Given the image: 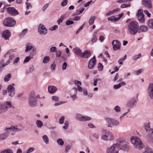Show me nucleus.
Here are the masks:
<instances>
[{"instance_id": "obj_1", "label": "nucleus", "mask_w": 153, "mask_h": 153, "mask_svg": "<svg viewBox=\"0 0 153 153\" xmlns=\"http://www.w3.org/2000/svg\"><path fill=\"white\" fill-rule=\"evenodd\" d=\"M139 25L137 22L133 21L130 22L127 26L128 32L131 35H135L138 32Z\"/></svg>"}, {"instance_id": "obj_2", "label": "nucleus", "mask_w": 153, "mask_h": 153, "mask_svg": "<svg viewBox=\"0 0 153 153\" xmlns=\"http://www.w3.org/2000/svg\"><path fill=\"white\" fill-rule=\"evenodd\" d=\"M116 143H114L120 149L123 150H127L128 149L129 147L128 146V143L123 137H120L117 139L116 140Z\"/></svg>"}, {"instance_id": "obj_3", "label": "nucleus", "mask_w": 153, "mask_h": 153, "mask_svg": "<svg viewBox=\"0 0 153 153\" xmlns=\"http://www.w3.org/2000/svg\"><path fill=\"white\" fill-rule=\"evenodd\" d=\"M130 139L132 143L135 148L139 150L143 148V145L140 138L136 136H132Z\"/></svg>"}, {"instance_id": "obj_4", "label": "nucleus", "mask_w": 153, "mask_h": 153, "mask_svg": "<svg viewBox=\"0 0 153 153\" xmlns=\"http://www.w3.org/2000/svg\"><path fill=\"white\" fill-rule=\"evenodd\" d=\"M102 134L101 139L105 141H112L114 139L113 134L105 129L102 130Z\"/></svg>"}, {"instance_id": "obj_5", "label": "nucleus", "mask_w": 153, "mask_h": 153, "mask_svg": "<svg viewBox=\"0 0 153 153\" xmlns=\"http://www.w3.org/2000/svg\"><path fill=\"white\" fill-rule=\"evenodd\" d=\"M11 102L7 101L0 104V114L7 111L9 108H14Z\"/></svg>"}, {"instance_id": "obj_6", "label": "nucleus", "mask_w": 153, "mask_h": 153, "mask_svg": "<svg viewBox=\"0 0 153 153\" xmlns=\"http://www.w3.org/2000/svg\"><path fill=\"white\" fill-rule=\"evenodd\" d=\"M105 120L108 127L112 128L113 126H118L120 125L119 121L108 117L105 118Z\"/></svg>"}, {"instance_id": "obj_7", "label": "nucleus", "mask_w": 153, "mask_h": 153, "mask_svg": "<svg viewBox=\"0 0 153 153\" xmlns=\"http://www.w3.org/2000/svg\"><path fill=\"white\" fill-rule=\"evenodd\" d=\"M28 103L30 107H34L37 105V100L35 97V93L34 91H32L30 94Z\"/></svg>"}, {"instance_id": "obj_8", "label": "nucleus", "mask_w": 153, "mask_h": 153, "mask_svg": "<svg viewBox=\"0 0 153 153\" xmlns=\"http://www.w3.org/2000/svg\"><path fill=\"white\" fill-rule=\"evenodd\" d=\"M3 23L5 26L11 27L16 24V22L13 18H7L4 20Z\"/></svg>"}, {"instance_id": "obj_9", "label": "nucleus", "mask_w": 153, "mask_h": 153, "mask_svg": "<svg viewBox=\"0 0 153 153\" xmlns=\"http://www.w3.org/2000/svg\"><path fill=\"white\" fill-rule=\"evenodd\" d=\"M22 130L20 128H18L17 126H13L9 128H6L4 129L5 132H8V136L10 133H11V135H13L15 134L14 132L20 131Z\"/></svg>"}, {"instance_id": "obj_10", "label": "nucleus", "mask_w": 153, "mask_h": 153, "mask_svg": "<svg viewBox=\"0 0 153 153\" xmlns=\"http://www.w3.org/2000/svg\"><path fill=\"white\" fill-rule=\"evenodd\" d=\"M120 149L116 144H114L107 149V153H117Z\"/></svg>"}, {"instance_id": "obj_11", "label": "nucleus", "mask_w": 153, "mask_h": 153, "mask_svg": "<svg viewBox=\"0 0 153 153\" xmlns=\"http://www.w3.org/2000/svg\"><path fill=\"white\" fill-rule=\"evenodd\" d=\"M3 8L6 9L7 13L12 16H15L19 14V12L14 7H7L6 6L5 7H4Z\"/></svg>"}, {"instance_id": "obj_12", "label": "nucleus", "mask_w": 153, "mask_h": 153, "mask_svg": "<svg viewBox=\"0 0 153 153\" xmlns=\"http://www.w3.org/2000/svg\"><path fill=\"white\" fill-rule=\"evenodd\" d=\"M137 20L141 23H143L145 20L144 16L142 9L139 10L137 14Z\"/></svg>"}, {"instance_id": "obj_13", "label": "nucleus", "mask_w": 153, "mask_h": 153, "mask_svg": "<svg viewBox=\"0 0 153 153\" xmlns=\"http://www.w3.org/2000/svg\"><path fill=\"white\" fill-rule=\"evenodd\" d=\"M76 119L79 121H85L91 120L90 117L83 116L79 114H76Z\"/></svg>"}, {"instance_id": "obj_14", "label": "nucleus", "mask_w": 153, "mask_h": 153, "mask_svg": "<svg viewBox=\"0 0 153 153\" xmlns=\"http://www.w3.org/2000/svg\"><path fill=\"white\" fill-rule=\"evenodd\" d=\"M113 48L114 51L120 50V48L121 43L120 42L117 40H114L112 42Z\"/></svg>"}, {"instance_id": "obj_15", "label": "nucleus", "mask_w": 153, "mask_h": 153, "mask_svg": "<svg viewBox=\"0 0 153 153\" xmlns=\"http://www.w3.org/2000/svg\"><path fill=\"white\" fill-rule=\"evenodd\" d=\"M7 90L9 96L13 97L15 93L14 87L11 85H9L7 88Z\"/></svg>"}, {"instance_id": "obj_16", "label": "nucleus", "mask_w": 153, "mask_h": 153, "mask_svg": "<svg viewBox=\"0 0 153 153\" xmlns=\"http://www.w3.org/2000/svg\"><path fill=\"white\" fill-rule=\"evenodd\" d=\"M148 94L150 98L153 99V83L149 84L147 90Z\"/></svg>"}, {"instance_id": "obj_17", "label": "nucleus", "mask_w": 153, "mask_h": 153, "mask_svg": "<svg viewBox=\"0 0 153 153\" xmlns=\"http://www.w3.org/2000/svg\"><path fill=\"white\" fill-rule=\"evenodd\" d=\"M137 98L133 97L126 104V106L128 107H133L135 106V104L137 102Z\"/></svg>"}, {"instance_id": "obj_18", "label": "nucleus", "mask_w": 153, "mask_h": 153, "mask_svg": "<svg viewBox=\"0 0 153 153\" xmlns=\"http://www.w3.org/2000/svg\"><path fill=\"white\" fill-rule=\"evenodd\" d=\"M47 29L42 24L39 25L38 28V31L41 34L45 35L47 33Z\"/></svg>"}, {"instance_id": "obj_19", "label": "nucleus", "mask_w": 153, "mask_h": 153, "mask_svg": "<svg viewBox=\"0 0 153 153\" xmlns=\"http://www.w3.org/2000/svg\"><path fill=\"white\" fill-rule=\"evenodd\" d=\"M147 138L149 142L153 143V128L147 132Z\"/></svg>"}, {"instance_id": "obj_20", "label": "nucleus", "mask_w": 153, "mask_h": 153, "mask_svg": "<svg viewBox=\"0 0 153 153\" xmlns=\"http://www.w3.org/2000/svg\"><path fill=\"white\" fill-rule=\"evenodd\" d=\"M77 88L75 87L74 88L71 90L70 94L71 97L72 98L73 100H74L77 98Z\"/></svg>"}, {"instance_id": "obj_21", "label": "nucleus", "mask_w": 153, "mask_h": 153, "mask_svg": "<svg viewBox=\"0 0 153 153\" xmlns=\"http://www.w3.org/2000/svg\"><path fill=\"white\" fill-rule=\"evenodd\" d=\"M96 61L95 56H94L93 58L90 59L88 64V67L89 69L93 68L96 64Z\"/></svg>"}, {"instance_id": "obj_22", "label": "nucleus", "mask_w": 153, "mask_h": 153, "mask_svg": "<svg viewBox=\"0 0 153 153\" xmlns=\"http://www.w3.org/2000/svg\"><path fill=\"white\" fill-rule=\"evenodd\" d=\"M11 36V33L8 30H5L3 33L2 37L5 40L9 39Z\"/></svg>"}, {"instance_id": "obj_23", "label": "nucleus", "mask_w": 153, "mask_h": 153, "mask_svg": "<svg viewBox=\"0 0 153 153\" xmlns=\"http://www.w3.org/2000/svg\"><path fill=\"white\" fill-rule=\"evenodd\" d=\"M48 88V92L51 94L55 93L57 90V88L52 85L49 86Z\"/></svg>"}, {"instance_id": "obj_24", "label": "nucleus", "mask_w": 153, "mask_h": 153, "mask_svg": "<svg viewBox=\"0 0 153 153\" xmlns=\"http://www.w3.org/2000/svg\"><path fill=\"white\" fill-rule=\"evenodd\" d=\"M91 55V52L88 50H86L83 53H82L81 58H87L89 57Z\"/></svg>"}, {"instance_id": "obj_25", "label": "nucleus", "mask_w": 153, "mask_h": 153, "mask_svg": "<svg viewBox=\"0 0 153 153\" xmlns=\"http://www.w3.org/2000/svg\"><path fill=\"white\" fill-rule=\"evenodd\" d=\"M73 52L77 56L81 57L82 52L81 50L78 48H74L73 50Z\"/></svg>"}, {"instance_id": "obj_26", "label": "nucleus", "mask_w": 153, "mask_h": 153, "mask_svg": "<svg viewBox=\"0 0 153 153\" xmlns=\"http://www.w3.org/2000/svg\"><path fill=\"white\" fill-rule=\"evenodd\" d=\"M148 30V28L146 26L142 25L139 27L138 33H140L142 32H146Z\"/></svg>"}, {"instance_id": "obj_27", "label": "nucleus", "mask_w": 153, "mask_h": 153, "mask_svg": "<svg viewBox=\"0 0 153 153\" xmlns=\"http://www.w3.org/2000/svg\"><path fill=\"white\" fill-rule=\"evenodd\" d=\"M143 4L149 8H152V5L150 0H143Z\"/></svg>"}, {"instance_id": "obj_28", "label": "nucleus", "mask_w": 153, "mask_h": 153, "mask_svg": "<svg viewBox=\"0 0 153 153\" xmlns=\"http://www.w3.org/2000/svg\"><path fill=\"white\" fill-rule=\"evenodd\" d=\"M99 137L100 136L97 133H94L91 134L90 137V138L92 141H93L94 138L98 139L99 138Z\"/></svg>"}, {"instance_id": "obj_29", "label": "nucleus", "mask_w": 153, "mask_h": 153, "mask_svg": "<svg viewBox=\"0 0 153 153\" xmlns=\"http://www.w3.org/2000/svg\"><path fill=\"white\" fill-rule=\"evenodd\" d=\"M8 132H5L1 134H0V141L5 139L8 137Z\"/></svg>"}, {"instance_id": "obj_30", "label": "nucleus", "mask_w": 153, "mask_h": 153, "mask_svg": "<svg viewBox=\"0 0 153 153\" xmlns=\"http://www.w3.org/2000/svg\"><path fill=\"white\" fill-rule=\"evenodd\" d=\"M144 128L146 131L148 132L152 129L150 128V124L149 123H146L144 125Z\"/></svg>"}, {"instance_id": "obj_31", "label": "nucleus", "mask_w": 153, "mask_h": 153, "mask_svg": "<svg viewBox=\"0 0 153 153\" xmlns=\"http://www.w3.org/2000/svg\"><path fill=\"white\" fill-rule=\"evenodd\" d=\"M34 70V67L33 65H31L30 66L29 68V70H26L25 71V74L27 75L29 74L31 72H33Z\"/></svg>"}, {"instance_id": "obj_32", "label": "nucleus", "mask_w": 153, "mask_h": 153, "mask_svg": "<svg viewBox=\"0 0 153 153\" xmlns=\"http://www.w3.org/2000/svg\"><path fill=\"white\" fill-rule=\"evenodd\" d=\"M42 138L44 142L46 144L49 143V138L46 135H44L42 137Z\"/></svg>"}, {"instance_id": "obj_33", "label": "nucleus", "mask_w": 153, "mask_h": 153, "mask_svg": "<svg viewBox=\"0 0 153 153\" xmlns=\"http://www.w3.org/2000/svg\"><path fill=\"white\" fill-rule=\"evenodd\" d=\"M95 19V17L94 16H91L89 21V23L91 25H92L94 22Z\"/></svg>"}, {"instance_id": "obj_34", "label": "nucleus", "mask_w": 153, "mask_h": 153, "mask_svg": "<svg viewBox=\"0 0 153 153\" xmlns=\"http://www.w3.org/2000/svg\"><path fill=\"white\" fill-rule=\"evenodd\" d=\"M11 75L10 74H7L4 77V81L6 82H8L11 78Z\"/></svg>"}, {"instance_id": "obj_35", "label": "nucleus", "mask_w": 153, "mask_h": 153, "mask_svg": "<svg viewBox=\"0 0 153 153\" xmlns=\"http://www.w3.org/2000/svg\"><path fill=\"white\" fill-rule=\"evenodd\" d=\"M97 31L95 32L94 33L93 35V38L91 40V42L93 43L96 42L97 40V38L96 37V34Z\"/></svg>"}, {"instance_id": "obj_36", "label": "nucleus", "mask_w": 153, "mask_h": 153, "mask_svg": "<svg viewBox=\"0 0 153 153\" xmlns=\"http://www.w3.org/2000/svg\"><path fill=\"white\" fill-rule=\"evenodd\" d=\"M36 124L38 128H41L43 125L42 122L40 120H37L36 121Z\"/></svg>"}, {"instance_id": "obj_37", "label": "nucleus", "mask_w": 153, "mask_h": 153, "mask_svg": "<svg viewBox=\"0 0 153 153\" xmlns=\"http://www.w3.org/2000/svg\"><path fill=\"white\" fill-rule=\"evenodd\" d=\"M13 52L14 51L13 49L10 50L9 51H7V53L4 55V57L5 58H6L7 57H10V55L12 54Z\"/></svg>"}, {"instance_id": "obj_38", "label": "nucleus", "mask_w": 153, "mask_h": 153, "mask_svg": "<svg viewBox=\"0 0 153 153\" xmlns=\"http://www.w3.org/2000/svg\"><path fill=\"white\" fill-rule=\"evenodd\" d=\"M144 153H153V151L149 147H146L145 149Z\"/></svg>"}, {"instance_id": "obj_39", "label": "nucleus", "mask_w": 153, "mask_h": 153, "mask_svg": "<svg viewBox=\"0 0 153 153\" xmlns=\"http://www.w3.org/2000/svg\"><path fill=\"white\" fill-rule=\"evenodd\" d=\"M148 25L150 28H153V19H150L148 22Z\"/></svg>"}, {"instance_id": "obj_40", "label": "nucleus", "mask_w": 153, "mask_h": 153, "mask_svg": "<svg viewBox=\"0 0 153 153\" xmlns=\"http://www.w3.org/2000/svg\"><path fill=\"white\" fill-rule=\"evenodd\" d=\"M1 153H13V151L12 149H8L1 151Z\"/></svg>"}, {"instance_id": "obj_41", "label": "nucleus", "mask_w": 153, "mask_h": 153, "mask_svg": "<svg viewBox=\"0 0 153 153\" xmlns=\"http://www.w3.org/2000/svg\"><path fill=\"white\" fill-rule=\"evenodd\" d=\"M108 21H111V22L116 21H118L117 18L114 17V16H112L108 18Z\"/></svg>"}, {"instance_id": "obj_42", "label": "nucleus", "mask_w": 153, "mask_h": 153, "mask_svg": "<svg viewBox=\"0 0 153 153\" xmlns=\"http://www.w3.org/2000/svg\"><path fill=\"white\" fill-rule=\"evenodd\" d=\"M28 30L27 28H26L23 30L22 32L20 34V36L21 37L23 36L25 34L27 33Z\"/></svg>"}, {"instance_id": "obj_43", "label": "nucleus", "mask_w": 153, "mask_h": 153, "mask_svg": "<svg viewBox=\"0 0 153 153\" xmlns=\"http://www.w3.org/2000/svg\"><path fill=\"white\" fill-rule=\"evenodd\" d=\"M50 58L48 56L45 57L43 60V62L44 63H48L49 61Z\"/></svg>"}, {"instance_id": "obj_44", "label": "nucleus", "mask_w": 153, "mask_h": 153, "mask_svg": "<svg viewBox=\"0 0 153 153\" xmlns=\"http://www.w3.org/2000/svg\"><path fill=\"white\" fill-rule=\"evenodd\" d=\"M33 47L32 46H29L27 44H26V49L25 52H27L28 51L31 50L32 49Z\"/></svg>"}, {"instance_id": "obj_45", "label": "nucleus", "mask_w": 153, "mask_h": 153, "mask_svg": "<svg viewBox=\"0 0 153 153\" xmlns=\"http://www.w3.org/2000/svg\"><path fill=\"white\" fill-rule=\"evenodd\" d=\"M74 23V22L73 21L71 20H68L66 21L65 24L67 25L68 26L73 24Z\"/></svg>"}, {"instance_id": "obj_46", "label": "nucleus", "mask_w": 153, "mask_h": 153, "mask_svg": "<svg viewBox=\"0 0 153 153\" xmlns=\"http://www.w3.org/2000/svg\"><path fill=\"white\" fill-rule=\"evenodd\" d=\"M57 142L58 143L60 146H62L63 145L64 142L62 139H59L57 140Z\"/></svg>"}, {"instance_id": "obj_47", "label": "nucleus", "mask_w": 153, "mask_h": 153, "mask_svg": "<svg viewBox=\"0 0 153 153\" xmlns=\"http://www.w3.org/2000/svg\"><path fill=\"white\" fill-rule=\"evenodd\" d=\"M68 3V0H63L61 2V5L62 7H65L67 5Z\"/></svg>"}, {"instance_id": "obj_48", "label": "nucleus", "mask_w": 153, "mask_h": 153, "mask_svg": "<svg viewBox=\"0 0 153 153\" xmlns=\"http://www.w3.org/2000/svg\"><path fill=\"white\" fill-rule=\"evenodd\" d=\"M36 48H33L30 54V57H33L36 54Z\"/></svg>"}, {"instance_id": "obj_49", "label": "nucleus", "mask_w": 153, "mask_h": 153, "mask_svg": "<svg viewBox=\"0 0 153 153\" xmlns=\"http://www.w3.org/2000/svg\"><path fill=\"white\" fill-rule=\"evenodd\" d=\"M33 58V57H30V56L26 57L25 58L23 63H25L28 62L31 59Z\"/></svg>"}, {"instance_id": "obj_50", "label": "nucleus", "mask_w": 153, "mask_h": 153, "mask_svg": "<svg viewBox=\"0 0 153 153\" xmlns=\"http://www.w3.org/2000/svg\"><path fill=\"white\" fill-rule=\"evenodd\" d=\"M102 80V79L100 78L96 79H94V82L93 84L95 86H96L97 85V82L99 81L100 82H101Z\"/></svg>"}, {"instance_id": "obj_51", "label": "nucleus", "mask_w": 153, "mask_h": 153, "mask_svg": "<svg viewBox=\"0 0 153 153\" xmlns=\"http://www.w3.org/2000/svg\"><path fill=\"white\" fill-rule=\"evenodd\" d=\"M55 52L56 57H60L62 54V52L60 50L56 51Z\"/></svg>"}, {"instance_id": "obj_52", "label": "nucleus", "mask_w": 153, "mask_h": 153, "mask_svg": "<svg viewBox=\"0 0 153 153\" xmlns=\"http://www.w3.org/2000/svg\"><path fill=\"white\" fill-rule=\"evenodd\" d=\"M57 48L56 47H52L50 49V53L56 52L57 51Z\"/></svg>"}, {"instance_id": "obj_53", "label": "nucleus", "mask_w": 153, "mask_h": 153, "mask_svg": "<svg viewBox=\"0 0 153 153\" xmlns=\"http://www.w3.org/2000/svg\"><path fill=\"white\" fill-rule=\"evenodd\" d=\"M69 124V123L68 121H65L64 123V126L63 127V128L65 129H67L68 127Z\"/></svg>"}, {"instance_id": "obj_54", "label": "nucleus", "mask_w": 153, "mask_h": 153, "mask_svg": "<svg viewBox=\"0 0 153 153\" xmlns=\"http://www.w3.org/2000/svg\"><path fill=\"white\" fill-rule=\"evenodd\" d=\"M114 110L117 112H119L121 111L120 108L118 105L116 106L114 108Z\"/></svg>"}, {"instance_id": "obj_55", "label": "nucleus", "mask_w": 153, "mask_h": 153, "mask_svg": "<svg viewBox=\"0 0 153 153\" xmlns=\"http://www.w3.org/2000/svg\"><path fill=\"white\" fill-rule=\"evenodd\" d=\"M65 120V117L63 116L61 117L59 119V123L60 124H62L63 123Z\"/></svg>"}, {"instance_id": "obj_56", "label": "nucleus", "mask_w": 153, "mask_h": 153, "mask_svg": "<svg viewBox=\"0 0 153 153\" xmlns=\"http://www.w3.org/2000/svg\"><path fill=\"white\" fill-rule=\"evenodd\" d=\"M64 17V15H62L61 16V19H59L57 20V22L58 24L59 25L60 24V23L62 22V21L63 20Z\"/></svg>"}, {"instance_id": "obj_57", "label": "nucleus", "mask_w": 153, "mask_h": 153, "mask_svg": "<svg viewBox=\"0 0 153 153\" xmlns=\"http://www.w3.org/2000/svg\"><path fill=\"white\" fill-rule=\"evenodd\" d=\"M74 84L77 86V87L80 86L81 85L82 83L80 81L76 80L74 82Z\"/></svg>"}, {"instance_id": "obj_58", "label": "nucleus", "mask_w": 153, "mask_h": 153, "mask_svg": "<svg viewBox=\"0 0 153 153\" xmlns=\"http://www.w3.org/2000/svg\"><path fill=\"white\" fill-rule=\"evenodd\" d=\"M141 54L140 53L138 55H137L134 56L133 57V59L134 60H136L137 59L140 58L141 57Z\"/></svg>"}, {"instance_id": "obj_59", "label": "nucleus", "mask_w": 153, "mask_h": 153, "mask_svg": "<svg viewBox=\"0 0 153 153\" xmlns=\"http://www.w3.org/2000/svg\"><path fill=\"white\" fill-rule=\"evenodd\" d=\"M144 71L143 69H141L136 71L135 74L137 75H138L142 73Z\"/></svg>"}, {"instance_id": "obj_60", "label": "nucleus", "mask_w": 153, "mask_h": 153, "mask_svg": "<svg viewBox=\"0 0 153 153\" xmlns=\"http://www.w3.org/2000/svg\"><path fill=\"white\" fill-rule=\"evenodd\" d=\"M103 65H102V63H99L98 64V68L99 70L102 71L103 68Z\"/></svg>"}, {"instance_id": "obj_61", "label": "nucleus", "mask_w": 153, "mask_h": 153, "mask_svg": "<svg viewBox=\"0 0 153 153\" xmlns=\"http://www.w3.org/2000/svg\"><path fill=\"white\" fill-rule=\"evenodd\" d=\"M58 26L57 25H54L53 26L51 27L49 29V30H55L56 29H57L58 28Z\"/></svg>"}, {"instance_id": "obj_62", "label": "nucleus", "mask_w": 153, "mask_h": 153, "mask_svg": "<svg viewBox=\"0 0 153 153\" xmlns=\"http://www.w3.org/2000/svg\"><path fill=\"white\" fill-rule=\"evenodd\" d=\"M67 63L66 62H64L62 66V69L63 70H65L66 69L67 66Z\"/></svg>"}, {"instance_id": "obj_63", "label": "nucleus", "mask_w": 153, "mask_h": 153, "mask_svg": "<svg viewBox=\"0 0 153 153\" xmlns=\"http://www.w3.org/2000/svg\"><path fill=\"white\" fill-rule=\"evenodd\" d=\"M26 4L27 5L26 8L28 10L29 8H32V6L31 4L29 2H26Z\"/></svg>"}, {"instance_id": "obj_64", "label": "nucleus", "mask_w": 153, "mask_h": 153, "mask_svg": "<svg viewBox=\"0 0 153 153\" xmlns=\"http://www.w3.org/2000/svg\"><path fill=\"white\" fill-rule=\"evenodd\" d=\"M52 99L53 101H59V97L56 96H53L52 97Z\"/></svg>"}]
</instances>
